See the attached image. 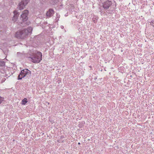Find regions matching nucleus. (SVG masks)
Returning a JSON list of instances; mask_svg holds the SVG:
<instances>
[{
    "mask_svg": "<svg viewBox=\"0 0 154 154\" xmlns=\"http://www.w3.org/2000/svg\"><path fill=\"white\" fill-rule=\"evenodd\" d=\"M32 30L31 27H29L21 31H17L15 34V36L18 38L23 39L29 34H31Z\"/></svg>",
    "mask_w": 154,
    "mask_h": 154,
    "instance_id": "1",
    "label": "nucleus"
},
{
    "mask_svg": "<svg viewBox=\"0 0 154 154\" xmlns=\"http://www.w3.org/2000/svg\"><path fill=\"white\" fill-rule=\"evenodd\" d=\"M42 54L41 52H38L31 55L29 58H30L32 61L34 63H38L42 60Z\"/></svg>",
    "mask_w": 154,
    "mask_h": 154,
    "instance_id": "2",
    "label": "nucleus"
},
{
    "mask_svg": "<svg viewBox=\"0 0 154 154\" xmlns=\"http://www.w3.org/2000/svg\"><path fill=\"white\" fill-rule=\"evenodd\" d=\"M31 75L30 71L27 69H25L21 71V72L18 76V79H21L25 77H28Z\"/></svg>",
    "mask_w": 154,
    "mask_h": 154,
    "instance_id": "3",
    "label": "nucleus"
},
{
    "mask_svg": "<svg viewBox=\"0 0 154 154\" xmlns=\"http://www.w3.org/2000/svg\"><path fill=\"white\" fill-rule=\"evenodd\" d=\"M28 2V0H22L19 3L18 8L20 10L23 9Z\"/></svg>",
    "mask_w": 154,
    "mask_h": 154,
    "instance_id": "4",
    "label": "nucleus"
},
{
    "mask_svg": "<svg viewBox=\"0 0 154 154\" xmlns=\"http://www.w3.org/2000/svg\"><path fill=\"white\" fill-rule=\"evenodd\" d=\"M28 11L26 10L24 11L22 14L20 16V19L24 21H26L28 19Z\"/></svg>",
    "mask_w": 154,
    "mask_h": 154,
    "instance_id": "5",
    "label": "nucleus"
},
{
    "mask_svg": "<svg viewBox=\"0 0 154 154\" xmlns=\"http://www.w3.org/2000/svg\"><path fill=\"white\" fill-rule=\"evenodd\" d=\"M112 4V2L107 0L103 3V7L105 9H108Z\"/></svg>",
    "mask_w": 154,
    "mask_h": 154,
    "instance_id": "6",
    "label": "nucleus"
},
{
    "mask_svg": "<svg viewBox=\"0 0 154 154\" xmlns=\"http://www.w3.org/2000/svg\"><path fill=\"white\" fill-rule=\"evenodd\" d=\"M14 15L12 18V20L14 22L17 21L18 17L19 15V13L17 11H14Z\"/></svg>",
    "mask_w": 154,
    "mask_h": 154,
    "instance_id": "7",
    "label": "nucleus"
},
{
    "mask_svg": "<svg viewBox=\"0 0 154 154\" xmlns=\"http://www.w3.org/2000/svg\"><path fill=\"white\" fill-rule=\"evenodd\" d=\"M54 14V11L53 9H50L47 12L46 16L48 17H52Z\"/></svg>",
    "mask_w": 154,
    "mask_h": 154,
    "instance_id": "8",
    "label": "nucleus"
},
{
    "mask_svg": "<svg viewBox=\"0 0 154 154\" xmlns=\"http://www.w3.org/2000/svg\"><path fill=\"white\" fill-rule=\"evenodd\" d=\"M22 104L23 105H25L27 102V100L26 98H25L22 101Z\"/></svg>",
    "mask_w": 154,
    "mask_h": 154,
    "instance_id": "9",
    "label": "nucleus"
},
{
    "mask_svg": "<svg viewBox=\"0 0 154 154\" xmlns=\"http://www.w3.org/2000/svg\"><path fill=\"white\" fill-rule=\"evenodd\" d=\"M5 65V63L4 61L2 60H0V66H3Z\"/></svg>",
    "mask_w": 154,
    "mask_h": 154,
    "instance_id": "10",
    "label": "nucleus"
},
{
    "mask_svg": "<svg viewBox=\"0 0 154 154\" xmlns=\"http://www.w3.org/2000/svg\"><path fill=\"white\" fill-rule=\"evenodd\" d=\"M150 23V24L154 27V20H152Z\"/></svg>",
    "mask_w": 154,
    "mask_h": 154,
    "instance_id": "11",
    "label": "nucleus"
},
{
    "mask_svg": "<svg viewBox=\"0 0 154 154\" xmlns=\"http://www.w3.org/2000/svg\"><path fill=\"white\" fill-rule=\"evenodd\" d=\"M3 100V98L0 96V103Z\"/></svg>",
    "mask_w": 154,
    "mask_h": 154,
    "instance_id": "12",
    "label": "nucleus"
},
{
    "mask_svg": "<svg viewBox=\"0 0 154 154\" xmlns=\"http://www.w3.org/2000/svg\"><path fill=\"white\" fill-rule=\"evenodd\" d=\"M5 80H6L5 78H4L2 79V80L1 83H3V82H4L5 81Z\"/></svg>",
    "mask_w": 154,
    "mask_h": 154,
    "instance_id": "13",
    "label": "nucleus"
},
{
    "mask_svg": "<svg viewBox=\"0 0 154 154\" xmlns=\"http://www.w3.org/2000/svg\"><path fill=\"white\" fill-rule=\"evenodd\" d=\"M61 29H63L64 28V26H61Z\"/></svg>",
    "mask_w": 154,
    "mask_h": 154,
    "instance_id": "14",
    "label": "nucleus"
},
{
    "mask_svg": "<svg viewBox=\"0 0 154 154\" xmlns=\"http://www.w3.org/2000/svg\"><path fill=\"white\" fill-rule=\"evenodd\" d=\"M78 144L79 145H80V143H79V142L78 143Z\"/></svg>",
    "mask_w": 154,
    "mask_h": 154,
    "instance_id": "15",
    "label": "nucleus"
}]
</instances>
